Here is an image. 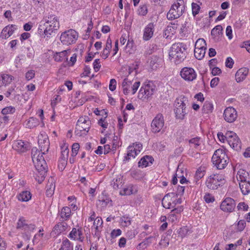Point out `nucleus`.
I'll list each match as a JSON object with an SVG mask.
<instances>
[{
    "instance_id": "nucleus-1",
    "label": "nucleus",
    "mask_w": 250,
    "mask_h": 250,
    "mask_svg": "<svg viewBox=\"0 0 250 250\" xmlns=\"http://www.w3.org/2000/svg\"><path fill=\"white\" fill-rule=\"evenodd\" d=\"M44 154L41 150H39L36 147L32 148L31 156L32 161L36 169L38 171L41 176V178L39 179L36 177V179L40 184L44 180L47 169V165L42 156V154Z\"/></svg>"
},
{
    "instance_id": "nucleus-2",
    "label": "nucleus",
    "mask_w": 250,
    "mask_h": 250,
    "mask_svg": "<svg viewBox=\"0 0 250 250\" xmlns=\"http://www.w3.org/2000/svg\"><path fill=\"white\" fill-rule=\"evenodd\" d=\"M44 154L41 150H39L36 147L32 148L31 156L32 161L36 169L38 171L41 176V178L39 179L36 177V179L40 184L44 180L47 169V165L42 156V154Z\"/></svg>"
},
{
    "instance_id": "nucleus-3",
    "label": "nucleus",
    "mask_w": 250,
    "mask_h": 250,
    "mask_svg": "<svg viewBox=\"0 0 250 250\" xmlns=\"http://www.w3.org/2000/svg\"><path fill=\"white\" fill-rule=\"evenodd\" d=\"M42 21L43 22L44 38H50L60 27L59 18L54 14L45 16Z\"/></svg>"
},
{
    "instance_id": "nucleus-4",
    "label": "nucleus",
    "mask_w": 250,
    "mask_h": 250,
    "mask_svg": "<svg viewBox=\"0 0 250 250\" xmlns=\"http://www.w3.org/2000/svg\"><path fill=\"white\" fill-rule=\"evenodd\" d=\"M187 49V45L184 43L177 42L173 44L169 52L170 60L176 64L182 62L186 58Z\"/></svg>"
},
{
    "instance_id": "nucleus-5",
    "label": "nucleus",
    "mask_w": 250,
    "mask_h": 250,
    "mask_svg": "<svg viewBox=\"0 0 250 250\" xmlns=\"http://www.w3.org/2000/svg\"><path fill=\"white\" fill-rule=\"evenodd\" d=\"M229 162V159L225 149L219 148L215 151L212 157V162L217 168L224 169L228 165Z\"/></svg>"
},
{
    "instance_id": "nucleus-6",
    "label": "nucleus",
    "mask_w": 250,
    "mask_h": 250,
    "mask_svg": "<svg viewBox=\"0 0 250 250\" xmlns=\"http://www.w3.org/2000/svg\"><path fill=\"white\" fill-rule=\"evenodd\" d=\"M185 11V2L183 0H177L171 6L167 17L169 20H173L181 17Z\"/></svg>"
},
{
    "instance_id": "nucleus-7",
    "label": "nucleus",
    "mask_w": 250,
    "mask_h": 250,
    "mask_svg": "<svg viewBox=\"0 0 250 250\" xmlns=\"http://www.w3.org/2000/svg\"><path fill=\"white\" fill-rule=\"evenodd\" d=\"M87 221L88 222H93V225L91 226L92 232L95 236L99 238L103 228V221L102 218L96 216L95 212L91 211L90 216L87 219Z\"/></svg>"
},
{
    "instance_id": "nucleus-8",
    "label": "nucleus",
    "mask_w": 250,
    "mask_h": 250,
    "mask_svg": "<svg viewBox=\"0 0 250 250\" xmlns=\"http://www.w3.org/2000/svg\"><path fill=\"white\" fill-rule=\"evenodd\" d=\"M186 98L183 97L176 99L175 101L174 111L177 119L182 120L187 114L188 110L186 108Z\"/></svg>"
},
{
    "instance_id": "nucleus-9",
    "label": "nucleus",
    "mask_w": 250,
    "mask_h": 250,
    "mask_svg": "<svg viewBox=\"0 0 250 250\" xmlns=\"http://www.w3.org/2000/svg\"><path fill=\"white\" fill-rule=\"evenodd\" d=\"M181 202V199L173 192L167 194L162 201L163 207L168 209L174 208L177 204H180Z\"/></svg>"
},
{
    "instance_id": "nucleus-10",
    "label": "nucleus",
    "mask_w": 250,
    "mask_h": 250,
    "mask_svg": "<svg viewBox=\"0 0 250 250\" xmlns=\"http://www.w3.org/2000/svg\"><path fill=\"white\" fill-rule=\"evenodd\" d=\"M224 176L223 174H214L207 179L206 185L209 189H215L224 184Z\"/></svg>"
},
{
    "instance_id": "nucleus-11",
    "label": "nucleus",
    "mask_w": 250,
    "mask_h": 250,
    "mask_svg": "<svg viewBox=\"0 0 250 250\" xmlns=\"http://www.w3.org/2000/svg\"><path fill=\"white\" fill-rule=\"evenodd\" d=\"M78 38V33L75 30L70 29L62 33L60 40L63 44L68 45L74 43Z\"/></svg>"
},
{
    "instance_id": "nucleus-12",
    "label": "nucleus",
    "mask_w": 250,
    "mask_h": 250,
    "mask_svg": "<svg viewBox=\"0 0 250 250\" xmlns=\"http://www.w3.org/2000/svg\"><path fill=\"white\" fill-rule=\"evenodd\" d=\"M156 91V86L152 82H149L143 85L138 93V98L145 100L152 96Z\"/></svg>"
},
{
    "instance_id": "nucleus-13",
    "label": "nucleus",
    "mask_w": 250,
    "mask_h": 250,
    "mask_svg": "<svg viewBox=\"0 0 250 250\" xmlns=\"http://www.w3.org/2000/svg\"><path fill=\"white\" fill-rule=\"evenodd\" d=\"M142 149V145L140 143H135L127 147L126 155L124 159V162H128L131 158H135Z\"/></svg>"
},
{
    "instance_id": "nucleus-14",
    "label": "nucleus",
    "mask_w": 250,
    "mask_h": 250,
    "mask_svg": "<svg viewBox=\"0 0 250 250\" xmlns=\"http://www.w3.org/2000/svg\"><path fill=\"white\" fill-rule=\"evenodd\" d=\"M140 85V82H135L132 84V82L128 78H125L122 83V87L125 94H128L130 92H132V94L134 95L137 91Z\"/></svg>"
},
{
    "instance_id": "nucleus-15",
    "label": "nucleus",
    "mask_w": 250,
    "mask_h": 250,
    "mask_svg": "<svg viewBox=\"0 0 250 250\" xmlns=\"http://www.w3.org/2000/svg\"><path fill=\"white\" fill-rule=\"evenodd\" d=\"M181 77L188 82H192L197 78V73L191 67H185L180 71Z\"/></svg>"
},
{
    "instance_id": "nucleus-16",
    "label": "nucleus",
    "mask_w": 250,
    "mask_h": 250,
    "mask_svg": "<svg viewBox=\"0 0 250 250\" xmlns=\"http://www.w3.org/2000/svg\"><path fill=\"white\" fill-rule=\"evenodd\" d=\"M38 144L41 151L43 153L48 152L49 148V141L45 132L41 133L38 136Z\"/></svg>"
},
{
    "instance_id": "nucleus-17",
    "label": "nucleus",
    "mask_w": 250,
    "mask_h": 250,
    "mask_svg": "<svg viewBox=\"0 0 250 250\" xmlns=\"http://www.w3.org/2000/svg\"><path fill=\"white\" fill-rule=\"evenodd\" d=\"M235 207V201L231 198H226L221 203L220 208L224 212H231Z\"/></svg>"
},
{
    "instance_id": "nucleus-18",
    "label": "nucleus",
    "mask_w": 250,
    "mask_h": 250,
    "mask_svg": "<svg viewBox=\"0 0 250 250\" xmlns=\"http://www.w3.org/2000/svg\"><path fill=\"white\" fill-rule=\"evenodd\" d=\"M224 119L228 123H231L235 121L237 117V113L232 107H228L224 112Z\"/></svg>"
},
{
    "instance_id": "nucleus-19",
    "label": "nucleus",
    "mask_w": 250,
    "mask_h": 250,
    "mask_svg": "<svg viewBox=\"0 0 250 250\" xmlns=\"http://www.w3.org/2000/svg\"><path fill=\"white\" fill-rule=\"evenodd\" d=\"M12 147L18 152L23 153L27 151L30 146L28 142L18 140L13 143Z\"/></svg>"
},
{
    "instance_id": "nucleus-20",
    "label": "nucleus",
    "mask_w": 250,
    "mask_h": 250,
    "mask_svg": "<svg viewBox=\"0 0 250 250\" xmlns=\"http://www.w3.org/2000/svg\"><path fill=\"white\" fill-rule=\"evenodd\" d=\"M68 237L73 240H78L82 242L83 240L84 236L81 228H73L69 233Z\"/></svg>"
},
{
    "instance_id": "nucleus-21",
    "label": "nucleus",
    "mask_w": 250,
    "mask_h": 250,
    "mask_svg": "<svg viewBox=\"0 0 250 250\" xmlns=\"http://www.w3.org/2000/svg\"><path fill=\"white\" fill-rule=\"evenodd\" d=\"M154 25L152 22L148 23L145 28L143 34V39L145 41H148L153 35Z\"/></svg>"
},
{
    "instance_id": "nucleus-22",
    "label": "nucleus",
    "mask_w": 250,
    "mask_h": 250,
    "mask_svg": "<svg viewBox=\"0 0 250 250\" xmlns=\"http://www.w3.org/2000/svg\"><path fill=\"white\" fill-rule=\"evenodd\" d=\"M16 29L15 25L11 24L5 26L1 32V38L4 39L8 38L14 33Z\"/></svg>"
},
{
    "instance_id": "nucleus-23",
    "label": "nucleus",
    "mask_w": 250,
    "mask_h": 250,
    "mask_svg": "<svg viewBox=\"0 0 250 250\" xmlns=\"http://www.w3.org/2000/svg\"><path fill=\"white\" fill-rule=\"evenodd\" d=\"M249 69L242 67L238 69L235 74V80L237 83L243 82L249 74Z\"/></svg>"
},
{
    "instance_id": "nucleus-24",
    "label": "nucleus",
    "mask_w": 250,
    "mask_h": 250,
    "mask_svg": "<svg viewBox=\"0 0 250 250\" xmlns=\"http://www.w3.org/2000/svg\"><path fill=\"white\" fill-rule=\"evenodd\" d=\"M93 112L97 116L101 117L99 119H98V124L99 125H104L103 123L104 122L105 119L107 117V112L106 110H99L98 108H96L94 109Z\"/></svg>"
},
{
    "instance_id": "nucleus-25",
    "label": "nucleus",
    "mask_w": 250,
    "mask_h": 250,
    "mask_svg": "<svg viewBox=\"0 0 250 250\" xmlns=\"http://www.w3.org/2000/svg\"><path fill=\"white\" fill-rule=\"evenodd\" d=\"M153 159L150 156L146 155L143 157L138 163V167L142 168L146 167L152 164Z\"/></svg>"
},
{
    "instance_id": "nucleus-26",
    "label": "nucleus",
    "mask_w": 250,
    "mask_h": 250,
    "mask_svg": "<svg viewBox=\"0 0 250 250\" xmlns=\"http://www.w3.org/2000/svg\"><path fill=\"white\" fill-rule=\"evenodd\" d=\"M68 225L66 223L62 222L56 224L52 231V233L58 235L63 231H64L67 228Z\"/></svg>"
},
{
    "instance_id": "nucleus-27",
    "label": "nucleus",
    "mask_w": 250,
    "mask_h": 250,
    "mask_svg": "<svg viewBox=\"0 0 250 250\" xmlns=\"http://www.w3.org/2000/svg\"><path fill=\"white\" fill-rule=\"evenodd\" d=\"M55 189V184L54 179L51 177L49 179L48 183L46 187V194L47 196H51Z\"/></svg>"
},
{
    "instance_id": "nucleus-28",
    "label": "nucleus",
    "mask_w": 250,
    "mask_h": 250,
    "mask_svg": "<svg viewBox=\"0 0 250 250\" xmlns=\"http://www.w3.org/2000/svg\"><path fill=\"white\" fill-rule=\"evenodd\" d=\"M60 215L63 220H68L72 215L71 208L68 207H63L60 212Z\"/></svg>"
},
{
    "instance_id": "nucleus-29",
    "label": "nucleus",
    "mask_w": 250,
    "mask_h": 250,
    "mask_svg": "<svg viewBox=\"0 0 250 250\" xmlns=\"http://www.w3.org/2000/svg\"><path fill=\"white\" fill-rule=\"evenodd\" d=\"M31 197L30 192L27 190L21 191L17 195L18 200L21 202H27L31 200Z\"/></svg>"
},
{
    "instance_id": "nucleus-30",
    "label": "nucleus",
    "mask_w": 250,
    "mask_h": 250,
    "mask_svg": "<svg viewBox=\"0 0 250 250\" xmlns=\"http://www.w3.org/2000/svg\"><path fill=\"white\" fill-rule=\"evenodd\" d=\"M137 190L135 187L132 185H128L124 187L123 189L120 191V194L121 195H129L131 194L135 193Z\"/></svg>"
},
{
    "instance_id": "nucleus-31",
    "label": "nucleus",
    "mask_w": 250,
    "mask_h": 250,
    "mask_svg": "<svg viewBox=\"0 0 250 250\" xmlns=\"http://www.w3.org/2000/svg\"><path fill=\"white\" fill-rule=\"evenodd\" d=\"M69 150L61 151V156L60 158V164L59 167L62 166V168H64L67 164V162L68 158Z\"/></svg>"
},
{
    "instance_id": "nucleus-32",
    "label": "nucleus",
    "mask_w": 250,
    "mask_h": 250,
    "mask_svg": "<svg viewBox=\"0 0 250 250\" xmlns=\"http://www.w3.org/2000/svg\"><path fill=\"white\" fill-rule=\"evenodd\" d=\"M228 143L232 148L236 150H239L241 148V142L237 135L232 139L230 138Z\"/></svg>"
},
{
    "instance_id": "nucleus-33",
    "label": "nucleus",
    "mask_w": 250,
    "mask_h": 250,
    "mask_svg": "<svg viewBox=\"0 0 250 250\" xmlns=\"http://www.w3.org/2000/svg\"><path fill=\"white\" fill-rule=\"evenodd\" d=\"M67 51L63 50L60 52H56L53 55V59L56 62H62L67 60Z\"/></svg>"
},
{
    "instance_id": "nucleus-34",
    "label": "nucleus",
    "mask_w": 250,
    "mask_h": 250,
    "mask_svg": "<svg viewBox=\"0 0 250 250\" xmlns=\"http://www.w3.org/2000/svg\"><path fill=\"white\" fill-rule=\"evenodd\" d=\"M73 244L67 238L62 239L59 250H73Z\"/></svg>"
},
{
    "instance_id": "nucleus-35",
    "label": "nucleus",
    "mask_w": 250,
    "mask_h": 250,
    "mask_svg": "<svg viewBox=\"0 0 250 250\" xmlns=\"http://www.w3.org/2000/svg\"><path fill=\"white\" fill-rule=\"evenodd\" d=\"M89 130V127L83 128V126H76L75 130V134L79 137L86 135Z\"/></svg>"
},
{
    "instance_id": "nucleus-36",
    "label": "nucleus",
    "mask_w": 250,
    "mask_h": 250,
    "mask_svg": "<svg viewBox=\"0 0 250 250\" xmlns=\"http://www.w3.org/2000/svg\"><path fill=\"white\" fill-rule=\"evenodd\" d=\"M248 173L243 169H240L237 174L236 178L239 183L247 181L248 177Z\"/></svg>"
},
{
    "instance_id": "nucleus-37",
    "label": "nucleus",
    "mask_w": 250,
    "mask_h": 250,
    "mask_svg": "<svg viewBox=\"0 0 250 250\" xmlns=\"http://www.w3.org/2000/svg\"><path fill=\"white\" fill-rule=\"evenodd\" d=\"M239 187L243 194L247 195L250 193V183L249 182L239 183Z\"/></svg>"
},
{
    "instance_id": "nucleus-38",
    "label": "nucleus",
    "mask_w": 250,
    "mask_h": 250,
    "mask_svg": "<svg viewBox=\"0 0 250 250\" xmlns=\"http://www.w3.org/2000/svg\"><path fill=\"white\" fill-rule=\"evenodd\" d=\"M190 147L195 148L196 149H199L201 145L200 138L199 137H195L191 139L188 141Z\"/></svg>"
},
{
    "instance_id": "nucleus-39",
    "label": "nucleus",
    "mask_w": 250,
    "mask_h": 250,
    "mask_svg": "<svg viewBox=\"0 0 250 250\" xmlns=\"http://www.w3.org/2000/svg\"><path fill=\"white\" fill-rule=\"evenodd\" d=\"M164 116L162 114H158L152 120L151 125H164Z\"/></svg>"
},
{
    "instance_id": "nucleus-40",
    "label": "nucleus",
    "mask_w": 250,
    "mask_h": 250,
    "mask_svg": "<svg viewBox=\"0 0 250 250\" xmlns=\"http://www.w3.org/2000/svg\"><path fill=\"white\" fill-rule=\"evenodd\" d=\"M207 48L194 49V56L198 60H202L205 56Z\"/></svg>"
},
{
    "instance_id": "nucleus-41",
    "label": "nucleus",
    "mask_w": 250,
    "mask_h": 250,
    "mask_svg": "<svg viewBox=\"0 0 250 250\" xmlns=\"http://www.w3.org/2000/svg\"><path fill=\"white\" fill-rule=\"evenodd\" d=\"M213 109V105L212 103L206 102L202 107V112L205 114H209L212 112Z\"/></svg>"
},
{
    "instance_id": "nucleus-42",
    "label": "nucleus",
    "mask_w": 250,
    "mask_h": 250,
    "mask_svg": "<svg viewBox=\"0 0 250 250\" xmlns=\"http://www.w3.org/2000/svg\"><path fill=\"white\" fill-rule=\"evenodd\" d=\"M123 184V178L122 176H118L113 180L112 185L114 189L119 188Z\"/></svg>"
},
{
    "instance_id": "nucleus-43",
    "label": "nucleus",
    "mask_w": 250,
    "mask_h": 250,
    "mask_svg": "<svg viewBox=\"0 0 250 250\" xmlns=\"http://www.w3.org/2000/svg\"><path fill=\"white\" fill-rule=\"evenodd\" d=\"M170 235L167 234L166 235H163L162 237L161 240L159 242V245L162 248H166L167 247L169 243Z\"/></svg>"
},
{
    "instance_id": "nucleus-44",
    "label": "nucleus",
    "mask_w": 250,
    "mask_h": 250,
    "mask_svg": "<svg viewBox=\"0 0 250 250\" xmlns=\"http://www.w3.org/2000/svg\"><path fill=\"white\" fill-rule=\"evenodd\" d=\"M131 223V219L128 216H124L120 218V224L123 227H127Z\"/></svg>"
},
{
    "instance_id": "nucleus-45",
    "label": "nucleus",
    "mask_w": 250,
    "mask_h": 250,
    "mask_svg": "<svg viewBox=\"0 0 250 250\" xmlns=\"http://www.w3.org/2000/svg\"><path fill=\"white\" fill-rule=\"evenodd\" d=\"M69 201V206H70L72 210H76L78 207L76 205V199L75 196H71L67 198Z\"/></svg>"
},
{
    "instance_id": "nucleus-46",
    "label": "nucleus",
    "mask_w": 250,
    "mask_h": 250,
    "mask_svg": "<svg viewBox=\"0 0 250 250\" xmlns=\"http://www.w3.org/2000/svg\"><path fill=\"white\" fill-rule=\"evenodd\" d=\"M1 76L2 81L3 82V84L4 85H7L10 83L14 78V77L12 75L7 74H3Z\"/></svg>"
},
{
    "instance_id": "nucleus-47",
    "label": "nucleus",
    "mask_w": 250,
    "mask_h": 250,
    "mask_svg": "<svg viewBox=\"0 0 250 250\" xmlns=\"http://www.w3.org/2000/svg\"><path fill=\"white\" fill-rule=\"evenodd\" d=\"M206 45V42L204 39H199L196 41L195 43L194 49L207 48Z\"/></svg>"
},
{
    "instance_id": "nucleus-48",
    "label": "nucleus",
    "mask_w": 250,
    "mask_h": 250,
    "mask_svg": "<svg viewBox=\"0 0 250 250\" xmlns=\"http://www.w3.org/2000/svg\"><path fill=\"white\" fill-rule=\"evenodd\" d=\"M80 149V145L79 143H74L72 146V150H71V156L73 157H75L78 154V151Z\"/></svg>"
},
{
    "instance_id": "nucleus-49",
    "label": "nucleus",
    "mask_w": 250,
    "mask_h": 250,
    "mask_svg": "<svg viewBox=\"0 0 250 250\" xmlns=\"http://www.w3.org/2000/svg\"><path fill=\"white\" fill-rule=\"evenodd\" d=\"M15 111L16 109L14 107L10 106L3 108L1 111V113L3 115L13 114Z\"/></svg>"
},
{
    "instance_id": "nucleus-50",
    "label": "nucleus",
    "mask_w": 250,
    "mask_h": 250,
    "mask_svg": "<svg viewBox=\"0 0 250 250\" xmlns=\"http://www.w3.org/2000/svg\"><path fill=\"white\" fill-rule=\"evenodd\" d=\"M222 26L220 25H218L212 29L211 32V35L214 36L219 35L220 34H222Z\"/></svg>"
},
{
    "instance_id": "nucleus-51",
    "label": "nucleus",
    "mask_w": 250,
    "mask_h": 250,
    "mask_svg": "<svg viewBox=\"0 0 250 250\" xmlns=\"http://www.w3.org/2000/svg\"><path fill=\"white\" fill-rule=\"evenodd\" d=\"M27 224L26 221L23 218H21L18 220L17 228L18 229L22 230L24 229Z\"/></svg>"
},
{
    "instance_id": "nucleus-52",
    "label": "nucleus",
    "mask_w": 250,
    "mask_h": 250,
    "mask_svg": "<svg viewBox=\"0 0 250 250\" xmlns=\"http://www.w3.org/2000/svg\"><path fill=\"white\" fill-rule=\"evenodd\" d=\"M138 12L139 15L141 16H145L147 13V8L146 5H140L138 10Z\"/></svg>"
},
{
    "instance_id": "nucleus-53",
    "label": "nucleus",
    "mask_w": 250,
    "mask_h": 250,
    "mask_svg": "<svg viewBox=\"0 0 250 250\" xmlns=\"http://www.w3.org/2000/svg\"><path fill=\"white\" fill-rule=\"evenodd\" d=\"M191 7H192V14L194 16H195L196 15H197L200 11V7L199 5L194 2H192L191 4Z\"/></svg>"
},
{
    "instance_id": "nucleus-54",
    "label": "nucleus",
    "mask_w": 250,
    "mask_h": 250,
    "mask_svg": "<svg viewBox=\"0 0 250 250\" xmlns=\"http://www.w3.org/2000/svg\"><path fill=\"white\" fill-rule=\"evenodd\" d=\"M89 123L91 124L92 123L89 120V118L87 116L81 117L77 122L78 124H87L88 125Z\"/></svg>"
},
{
    "instance_id": "nucleus-55",
    "label": "nucleus",
    "mask_w": 250,
    "mask_h": 250,
    "mask_svg": "<svg viewBox=\"0 0 250 250\" xmlns=\"http://www.w3.org/2000/svg\"><path fill=\"white\" fill-rule=\"evenodd\" d=\"M178 209L177 208H174L172 210L171 212L170 213L168 219L169 220L171 221L172 222H175L177 220V216L174 214V212L176 211L177 212Z\"/></svg>"
},
{
    "instance_id": "nucleus-56",
    "label": "nucleus",
    "mask_w": 250,
    "mask_h": 250,
    "mask_svg": "<svg viewBox=\"0 0 250 250\" xmlns=\"http://www.w3.org/2000/svg\"><path fill=\"white\" fill-rule=\"evenodd\" d=\"M205 175V171L202 168H199L196 171L195 177L197 179H200Z\"/></svg>"
},
{
    "instance_id": "nucleus-57",
    "label": "nucleus",
    "mask_w": 250,
    "mask_h": 250,
    "mask_svg": "<svg viewBox=\"0 0 250 250\" xmlns=\"http://www.w3.org/2000/svg\"><path fill=\"white\" fill-rule=\"evenodd\" d=\"M35 228V225L33 224H27L24 229L22 230L24 231L25 233H30L32 232Z\"/></svg>"
},
{
    "instance_id": "nucleus-58",
    "label": "nucleus",
    "mask_w": 250,
    "mask_h": 250,
    "mask_svg": "<svg viewBox=\"0 0 250 250\" xmlns=\"http://www.w3.org/2000/svg\"><path fill=\"white\" fill-rule=\"evenodd\" d=\"M134 42L132 40L128 39L126 45V49L129 54L131 53V50H133Z\"/></svg>"
},
{
    "instance_id": "nucleus-59",
    "label": "nucleus",
    "mask_w": 250,
    "mask_h": 250,
    "mask_svg": "<svg viewBox=\"0 0 250 250\" xmlns=\"http://www.w3.org/2000/svg\"><path fill=\"white\" fill-rule=\"evenodd\" d=\"M237 208L239 210L247 211L249 206L245 202H240L238 204Z\"/></svg>"
},
{
    "instance_id": "nucleus-60",
    "label": "nucleus",
    "mask_w": 250,
    "mask_h": 250,
    "mask_svg": "<svg viewBox=\"0 0 250 250\" xmlns=\"http://www.w3.org/2000/svg\"><path fill=\"white\" fill-rule=\"evenodd\" d=\"M93 68H94L95 71L98 72L100 70V69L101 67L100 60L98 59L95 60L93 62Z\"/></svg>"
},
{
    "instance_id": "nucleus-61",
    "label": "nucleus",
    "mask_w": 250,
    "mask_h": 250,
    "mask_svg": "<svg viewBox=\"0 0 250 250\" xmlns=\"http://www.w3.org/2000/svg\"><path fill=\"white\" fill-rule=\"evenodd\" d=\"M122 234V231L120 229H114L112 230L110 235L112 238H115Z\"/></svg>"
},
{
    "instance_id": "nucleus-62",
    "label": "nucleus",
    "mask_w": 250,
    "mask_h": 250,
    "mask_svg": "<svg viewBox=\"0 0 250 250\" xmlns=\"http://www.w3.org/2000/svg\"><path fill=\"white\" fill-rule=\"evenodd\" d=\"M246 227V223L244 220H240L237 224V230L242 231L244 230Z\"/></svg>"
},
{
    "instance_id": "nucleus-63",
    "label": "nucleus",
    "mask_w": 250,
    "mask_h": 250,
    "mask_svg": "<svg viewBox=\"0 0 250 250\" xmlns=\"http://www.w3.org/2000/svg\"><path fill=\"white\" fill-rule=\"evenodd\" d=\"M117 85V82L115 79H112L110 81V83L109 85V88L110 90L111 91H113L116 89Z\"/></svg>"
},
{
    "instance_id": "nucleus-64",
    "label": "nucleus",
    "mask_w": 250,
    "mask_h": 250,
    "mask_svg": "<svg viewBox=\"0 0 250 250\" xmlns=\"http://www.w3.org/2000/svg\"><path fill=\"white\" fill-rule=\"evenodd\" d=\"M204 199L207 203H212L214 201L213 196L210 194H206L204 196Z\"/></svg>"
}]
</instances>
